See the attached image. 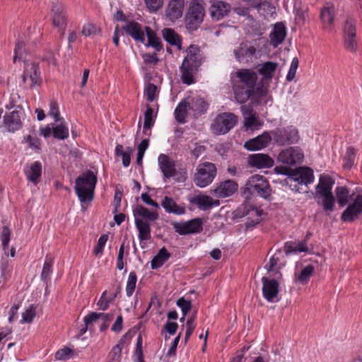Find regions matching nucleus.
<instances>
[{
	"label": "nucleus",
	"instance_id": "nucleus-31",
	"mask_svg": "<svg viewBox=\"0 0 362 362\" xmlns=\"http://www.w3.org/2000/svg\"><path fill=\"white\" fill-rule=\"evenodd\" d=\"M334 184V180L329 175H322L316 186V196L332 194V189Z\"/></svg>",
	"mask_w": 362,
	"mask_h": 362
},
{
	"label": "nucleus",
	"instance_id": "nucleus-40",
	"mask_svg": "<svg viewBox=\"0 0 362 362\" xmlns=\"http://www.w3.org/2000/svg\"><path fill=\"white\" fill-rule=\"evenodd\" d=\"M133 152L132 148L128 147L126 150L121 144H117L115 148V153L117 156H121L122 158V164L124 167H128L131 162V155Z\"/></svg>",
	"mask_w": 362,
	"mask_h": 362
},
{
	"label": "nucleus",
	"instance_id": "nucleus-35",
	"mask_svg": "<svg viewBox=\"0 0 362 362\" xmlns=\"http://www.w3.org/2000/svg\"><path fill=\"white\" fill-rule=\"evenodd\" d=\"M187 100L185 99L175 108L174 112L175 118L178 123L185 124L186 122L188 111L191 110Z\"/></svg>",
	"mask_w": 362,
	"mask_h": 362
},
{
	"label": "nucleus",
	"instance_id": "nucleus-5",
	"mask_svg": "<svg viewBox=\"0 0 362 362\" xmlns=\"http://www.w3.org/2000/svg\"><path fill=\"white\" fill-rule=\"evenodd\" d=\"M97 183V176L91 170H86L75 182V191L81 202H91Z\"/></svg>",
	"mask_w": 362,
	"mask_h": 362
},
{
	"label": "nucleus",
	"instance_id": "nucleus-20",
	"mask_svg": "<svg viewBox=\"0 0 362 362\" xmlns=\"http://www.w3.org/2000/svg\"><path fill=\"white\" fill-rule=\"evenodd\" d=\"M247 165L250 167L261 168H269L274 165V160L267 154L255 153L247 158Z\"/></svg>",
	"mask_w": 362,
	"mask_h": 362
},
{
	"label": "nucleus",
	"instance_id": "nucleus-52",
	"mask_svg": "<svg viewBox=\"0 0 362 362\" xmlns=\"http://www.w3.org/2000/svg\"><path fill=\"white\" fill-rule=\"evenodd\" d=\"M11 230L8 226H4L1 234V240L3 250L6 254V250L8 248V243L10 242Z\"/></svg>",
	"mask_w": 362,
	"mask_h": 362
},
{
	"label": "nucleus",
	"instance_id": "nucleus-38",
	"mask_svg": "<svg viewBox=\"0 0 362 362\" xmlns=\"http://www.w3.org/2000/svg\"><path fill=\"white\" fill-rule=\"evenodd\" d=\"M145 31L148 37V43L146 46L153 47L156 51L159 52L163 49L160 39L156 35V33L149 27H145Z\"/></svg>",
	"mask_w": 362,
	"mask_h": 362
},
{
	"label": "nucleus",
	"instance_id": "nucleus-37",
	"mask_svg": "<svg viewBox=\"0 0 362 362\" xmlns=\"http://www.w3.org/2000/svg\"><path fill=\"white\" fill-rule=\"evenodd\" d=\"M170 252L165 247H163L151 260V268L153 269L160 268L170 258Z\"/></svg>",
	"mask_w": 362,
	"mask_h": 362
},
{
	"label": "nucleus",
	"instance_id": "nucleus-59",
	"mask_svg": "<svg viewBox=\"0 0 362 362\" xmlns=\"http://www.w3.org/2000/svg\"><path fill=\"white\" fill-rule=\"evenodd\" d=\"M25 142L28 144V146L35 150L36 151H39L40 150V141L36 136H32L30 135L27 136L25 138Z\"/></svg>",
	"mask_w": 362,
	"mask_h": 362
},
{
	"label": "nucleus",
	"instance_id": "nucleus-9",
	"mask_svg": "<svg viewBox=\"0 0 362 362\" xmlns=\"http://www.w3.org/2000/svg\"><path fill=\"white\" fill-rule=\"evenodd\" d=\"M246 189L250 194L263 198L270 196L271 188L267 180L262 175L252 176L246 183Z\"/></svg>",
	"mask_w": 362,
	"mask_h": 362
},
{
	"label": "nucleus",
	"instance_id": "nucleus-60",
	"mask_svg": "<svg viewBox=\"0 0 362 362\" xmlns=\"http://www.w3.org/2000/svg\"><path fill=\"white\" fill-rule=\"evenodd\" d=\"M25 45L23 42H18L14 49L15 55L13 57V62H16L18 59L23 60V54L25 52Z\"/></svg>",
	"mask_w": 362,
	"mask_h": 362
},
{
	"label": "nucleus",
	"instance_id": "nucleus-34",
	"mask_svg": "<svg viewBox=\"0 0 362 362\" xmlns=\"http://www.w3.org/2000/svg\"><path fill=\"white\" fill-rule=\"evenodd\" d=\"M187 100L189 105V109L195 116L200 115L206 111L208 105L202 98L197 97Z\"/></svg>",
	"mask_w": 362,
	"mask_h": 362
},
{
	"label": "nucleus",
	"instance_id": "nucleus-22",
	"mask_svg": "<svg viewBox=\"0 0 362 362\" xmlns=\"http://www.w3.org/2000/svg\"><path fill=\"white\" fill-rule=\"evenodd\" d=\"M21 111L13 110L4 116V125L8 132H14L21 128Z\"/></svg>",
	"mask_w": 362,
	"mask_h": 362
},
{
	"label": "nucleus",
	"instance_id": "nucleus-62",
	"mask_svg": "<svg viewBox=\"0 0 362 362\" xmlns=\"http://www.w3.org/2000/svg\"><path fill=\"white\" fill-rule=\"evenodd\" d=\"M72 354V350L69 348L65 347L57 351L55 354V358L57 360H66L71 358Z\"/></svg>",
	"mask_w": 362,
	"mask_h": 362
},
{
	"label": "nucleus",
	"instance_id": "nucleus-48",
	"mask_svg": "<svg viewBox=\"0 0 362 362\" xmlns=\"http://www.w3.org/2000/svg\"><path fill=\"white\" fill-rule=\"evenodd\" d=\"M53 264V259L51 257L47 256L43 265L41 279L43 281H47L52 273V267Z\"/></svg>",
	"mask_w": 362,
	"mask_h": 362
},
{
	"label": "nucleus",
	"instance_id": "nucleus-46",
	"mask_svg": "<svg viewBox=\"0 0 362 362\" xmlns=\"http://www.w3.org/2000/svg\"><path fill=\"white\" fill-rule=\"evenodd\" d=\"M355 149L349 147L346 149V154L344 157L343 167L346 169H350L354 165L355 158Z\"/></svg>",
	"mask_w": 362,
	"mask_h": 362
},
{
	"label": "nucleus",
	"instance_id": "nucleus-56",
	"mask_svg": "<svg viewBox=\"0 0 362 362\" xmlns=\"http://www.w3.org/2000/svg\"><path fill=\"white\" fill-rule=\"evenodd\" d=\"M177 305L181 308L182 314H184V317H186L187 314L192 308L191 301L187 300L184 298H180L177 300Z\"/></svg>",
	"mask_w": 362,
	"mask_h": 362
},
{
	"label": "nucleus",
	"instance_id": "nucleus-30",
	"mask_svg": "<svg viewBox=\"0 0 362 362\" xmlns=\"http://www.w3.org/2000/svg\"><path fill=\"white\" fill-rule=\"evenodd\" d=\"M160 204L165 212L168 214L180 216L184 214L186 211L184 206L177 204L172 197L168 196L164 197Z\"/></svg>",
	"mask_w": 362,
	"mask_h": 362
},
{
	"label": "nucleus",
	"instance_id": "nucleus-54",
	"mask_svg": "<svg viewBox=\"0 0 362 362\" xmlns=\"http://www.w3.org/2000/svg\"><path fill=\"white\" fill-rule=\"evenodd\" d=\"M108 240V235L106 234L102 235L98 241L97 245L95 246L93 253L98 256L103 254V248Z\"/></svg>",
	"mask_w": 362,
	"mask_h": 362
},
{
	"label": "nucleus",
	"instance_id": "nucleus-64",
	"mask_svg": "<svg viewBox=\"0 0 362 362\" xmlns=\"http://www.w3.org/2000/svg\"><path fill=\"white\" fill-rule=\"evenodd\" d=\"M97 33V28L90 23L86 24L83 26L81 33L85 36H90L95 35Z\"/></svg>",
	"mask_w": 362,
	"mask_h": 362
},
{
	"label": "nucleus",
	"instance_id": "nucleus-14",
	"mask_svg": "<svg viewBox=\"0 0 362 362\" xmlns=\"http://www.w3.org/2000/svg\"><path fill=\"white\" fill-rule=\"evenodd\" d=\"M263 297L270 303H276L279 300V283L273 279L266 276L262 278Z\"/></svg>",
	"mask_w": 362,
	"mask_h": 362
},
{
	"label": "nucleus",
	"instance_id": "nucleus-24",
	"mask_svg": "<svg viewBox=\"0 0 362 362\" xmlns=\"http://www.w3.org/2000/svg\"><path fill=\"white\" fill-rule=\"evenodd\" d=\"M158 164L161 172L166 178H170L176 175L175 162L165 154H160L158 156Z\"/></svg>",
	"mask_w": 362,
	"mask_h": 362
},
{
	"label": "nucleus",
	"instance_id": "nucleus-41",
	"mask_svg": "<svg viewBox=\"0 0 362 362\" xmlns=\"http://www.w3.org/2000/svg\"><path fill=\"white\" fill-rule=\"evenodd\" d=\"M315 197L321 199V204L325 211L329 213L334 211L336 199L332 193L315 196Z\"/></svg>",
	"mask_w": 362,
	"mask_h": 362
},
{
	"label": "nucleus",
	"instance_id": "nucleus-27",
	"mask_svg": "<svg viewBox=\"0 0 362 362\" xmlns=\"http://www.w3.org/2000/svg\"><path fill=\"white\" fill-rule=\"evenodd\" d=\"M230 11V4L222 1H214L209 8L210 15L215 21H219L223 18L228 15Z\"/></svg>",
	"mask_w": 362,
	"mask_h": 362
},
{
	"label": "nucleus",
	"instance_id": "nucleus-57",
	"mask_svg": "<svg viewBox=\"0 0 362 362\" xmlns=\"http://www.w3.org/2000/svg\"><path fill=\"white\" fill-rule=\"evenodd\" d=\"M157 86L153 83H148L144 90V94L149 102H152L156 95Z\"/></svg>",
	"mask_w": 362,
	"mask_h": 362
},
{
	"label": "nucleus",
	"instance_id": "nucleus-18",
	"mask_svg": "<svg viewBox=\"0 0 362 362\" xmlns=\"http://www.w3.org/2000/svg\"><path fill=\"white\" fill-rule=\"evenodd\" d=\"M185 0H170L165 11V18L175 22L182 16L185 8Z\"/></svg>",
	"mask_w": 362,
	"mask_h": 362
},
{
	"label": "nucleus",
	"instance_id": "nucleus-25",
	"mask_svg": "<svg viewBox=\"0 0 362 362\" xmlns=\"http://www.w3.org/2000/svg\"><path fill=\"white\" fill-rule=\"evenodd\" d=\"M334 7L333 5L327 4L321 8L320 20L322 24V28L327 31H331L334 24Z\"/></svg>",
	"mask_w": 362,
	"mask_h": 362
},
{
	"label": "nucleus",
	"instance_id": "nucleus-32",
	"mask_svg": "<svg viewBox=\"0 0 362 362\" xmlns=\"http://www.w3.org/2000/svg\"><path fill=\"white\" fill-rule=\"evenodd\" d=\"M286 35V28L281 24H277L269 34L271 45L277 47L283 42Z\"/></svg>",
	"mask_w": 362,
	"mask_h": 362
},
{
	"label": "nucleus",
	"instance_id": "nucleus-15",
	"mask_svg": "<svg viewBox=\"0 0 362 362\" xmlns=\"http://www.w3.org/2000/svg\"><path fill=\"white\" fill-rule=\"evenodd\" d=\"M203 222L199 218H193L186 222H175L173 223L175 232L180 235L199 233L203 230Z\"/></svg>",
	"mask_w": 362,
	"mask_h": 362
},
{
	"label": "nucleus",
	"instance_id": "nucleus-29",
	"mask_svg": "<svg viewBox=\"0 0 362 362\" xmlns=\"http://www.w3.org/2000/svg\"><path fill=\"white\" fill-rule=\"evenodd\" d=\"M24 173L28 181L34 185H37L42 175V164L39 161H35L30 165H27L24 169Z\"/></svg>",
	"mask_w": 362,
	"mask_h": 362
},
{
	"label": "nucleus",
	"instance_id": "nucleus-44",
	"mask_svg": "<svg viewBox=\"0 0 362 362\" xmlns=\"http://www.w3.org/2000/svg\"><path fill=\"white\" fill-rule=\"evenodd\" d=\"M314 267L311 264L305 267L296 277V280L302 284H306L314 273Z\"/></svg>",
	"mask_w": 362,
	"mask_h": 362
},
{
	"label": "nucleus",
	"instance_id": "nucleus-6",
	"mask_svg": "<svg viewBox=\"0 0 362 362\" xmlns=\"http://www.w3.org/2000/svg\"><path fill=\"white\" fill-rule=\"evenodd\" d=\"M217 175V168L211 162H204L199 163L194 175L193 181L194 184L201 188L209 185Z\"/></svg>",
	"mask_w": 362,
	"mask_h": 362
},
{
	"label": "nucleus",
	"instance_id": "nucleus-2",
	"mask_svg": "<svg viewBox=\"0 0 362 362\" xmlns=\"http://www.w3.org/2000/svg\"><path fill=\"white\" fill-rule=\"evenodd\" d=\"M185 52L180 71L182 83L190 85L194 83V76L204 62L205 57L200 48L194 45L188 47Z\"/></svg>",
	"mask_w": 362,
	"mask_h": 362
},
{
	"label": "nucleus",
	"instance_id": "nucleus-23",
	"mask_svg": "<svg viewBox=\"0 0 362 362\" xmlns=\"http://www.w3.org/2000/svg\"><path fill=\"white\" fill-rule=\"evenodd\" d=\"M122 28L135 41L144 43L145 34L141 24L136 21H129Z\"/></svg>",
	"mask_w": 362,
	"mask_h": 362
},
{
	"label": "nucleus",
	"instance_id": "nucleus-13",
	"mask_svg": "<svg viewBox=\"0 0 362 362\" xmlns=\"http://www.w3.org/2000/svg\"><path fill=\"white\" fill-rule=\"evenodd\" d=\"M51 12L53 26L58 29L62 36H64L67 25V13L65 8L60 4H53Z\"/></svg>",
	"mask_w": 362,
	"mask_h": 362
},
{
	"label": "nucleus",
	"instance_id": "nucleus-19",
	"mask_svg": "<svg viewBox=\"0 0 362 362\" xmlns=\"http://www.w3.org/2000/svg\"><path fill=\"white\" fill-rule=\"evenodd\" d=\"M272 134L264 132L261 135L251 139L244 144V147L248 151H258L266 148L272 141Z\"/></svg>",
	"mask_w": 362,
	"mask_h": 362
},
{
	"label": "nucleus",
	"instance_id": "nucleus-26",
	"mask_svg": "<svg viewBox=\"0 0 362 362\" xmlns=\"http://www.w3.org/2000/svg\"><path fill=\"white\" fill-rule=\"evenodd\" d=\"M190 203L198 206L201 210H208L220 204L219 200L204 194L196 195L190 199Z\"/></svg>",
	"mask_w": 362,
	"mask_h": 362
},
{
	"label": "nucleus",
	"instance_id": "nucleus-4",
	"mask_svg": "<svg viewBox=\"0 0 362 362\" xmlns=\"http://www.w3.org/2000/svg\"><path fill=\"white\" fill-rule=\"evenodd\" d=\"M135 226L139 232L140 241L148 240L151 238V222L159 218L157 211H150L146 207L138 204L133 209Z\"/></svg>",
	"mask_w": 362,
	"mask_h": 362
},
{
	"label": "nucleus",
	"instance_id": "nucleus-16",
	"mask_svg": "<svg viewBox=\"0 0 362 362\" xmlns=\"http://www.w3.org/2000/svg\"><path fill=\"white\" fill-rule=\"evenodd\" d=\"M22 80L27 88H33L35 85L39 84L40 77L38 66L35 63L25 64Z\"/></svg>",
	"mask_w": 362,
	"mask_h": 362
},
{
	"label": "nucleus",
	"instance_id": "nucleus-49",
	"mask_svg": "<svg viewBox=\"0 0 362 362\" xmlns=\"http://www.w3.org/2000/svg\"><path fill=\"white\" fill-rule=\"evenodd\" d=\"M137 281L136 274L134 272H132L129 274L127 286H126V292L127 295L129 297L131 296L136 288V284Z\"/></svg>",
	"mask_w": 362,
	"mask_h": 362
},
{
	"label": "nucleus",
	"instance_id": "nucleus-1",
	"mask_svg": "<svg viewBox=\"0 0 362 362\" xmlns=\"http://www.w3.org/2000/svg\"><path fill=\"white\" fill-rule=\"evenodd\" d=\"M235 76L232 81L234 98L237 103L244 104L257 95V74L250 69H242L236 71Z\"/></svg>",
	"mask_w": 362,
	"mask_h": 362
},
{
	"label": "nucleus",
	"instance_id": "nucleus-50",
	"mask_svg": "<svg viewBox=\"0 0 362 362\" xmlns=\"http://www.w3.org/2000/svg\"><path fill=\"white\" fill-rule=\"evenodd\" d=\"M106 295H107V291H105L103 293L99 300L97 303L98 309L103 310V311L106 310L108 308L110 303L112 302V300H114V298L115 297V295H114L112 297L107 298L106 296Z\"/></svg>",
	"mask_w": 362,
	"mask_h": 362
},
{
	"label": "nucleus",
	"instance_id": "nucleus-28",
	"mask_svg": "<svg viewBox=\"0 0 362 362\" xmlns=\"http://www.w3.org/2000/svg\"><path fill=\"white\" fill-rule=\"evenodd\" d=\"M240 110L244 118V125L247 129H258L262 125L250 106L243 105Z\"/></svg>",
	"mask_w": 362,
	"mask_h": 362
},
{
	"label": "nucleus",
	"instance_id": "nucleus-61",
	"mask_svg": "<svg viewBox=\"0 0 362 362\" xmlns=\"http://www.w3.org/2000/svg\"><path fill=\"white\" fill-rule=\"evenodd\" d=\"M148 9L151 12H156L162 7L163 0H144Z\"/></svg>",
	"mask_w": 362,
	"mask_h": 362
},
{
	"label": "nucleus",
	"instance_id": "nucleus-21",
	"mask_svg": "<svg viewBox=\"0 0 362 362\" xmlns=\"http://www.w3.org/2000/svg\"><path fill=\"white\" fill-rule=\"evenodd\" d=\"M238 188V185L236 182L226 180L220 182L213 192L218 198H226L233 195Z\"/></svg>",
	"mask_w": 362,
	"mask_h": 362
},
{
	"label": "nucleus",
	"instance_id": "nucleus-11",
	"mask_svg": "<svg viewBox=\"0 0 362 362\" xmlns=\"http://www.w3.org/2000/svg\"><path fill=\"white\" fill-rule=\"evenodd\" d=\"M204 8L203 6L194 1L189 6L186 16V26L188 29L196 30L204 20Z\"/></svg>",
	"mask_w": 362,
	"mask_h": 362
},
{
	"label": "nucleus",
	"instance_id": "nucleus-55",
	"mask_svg": "<svg viewBox=\"0 0 362 362\" xmlns=\"http://www.w3.org/2000/svg\"><path fill=\"white\" fill-rule=\"evenodd\" d=\"M298 64H299V62H298V58L297 57H294L292 59V62H291V64L290 65V68H289L287 76H286V80L288 81H291L295 78V76H296V71H297V69L298 67Z\"/></svg>",
	"mask_w": 362,
	"mask_h": 362
},
{
	"label": "nucleus",
	"instance_id": "nucleus-63",
	"mask_svg": "<svg viewBox=\"0 0 362 362\" xmlns=\"http://www.w3.org/2000/svg\"><path fill=\"white\" fill-rule=\"evenodd\" d=\"M280 255H281L280 252L275 253L270 258L269 263L265 265V268L269 272L273 271L275 269V267L277 266V264L279 261Z\"/></svg>",
	"mask_w": 362,
	"mask_h": 362
},
{
	"label": "nucleus",
	"instance_id": "nucleus-53",
	"mask_svg": "<svg viewBox=\"0 0 362 362\" xmlns=\"http://www.w3.org/2000/svg\"><path fill=\"white\" fill-rule=\"evenodd\" d=\"M122 346L118 344L115 345L108 355L109 362H118L121 356Z\"/></svg>",
	"mask_w": 362,
	"mask_h": 362
},
{
	"label": "nucleus",
	"instance_id": "nucleus-36",
	"mask_svg": "<svg viewBox=\"0 0 362 362\" xmlns=\"http://www.w3.org/2000/svg\"><path fill=\"white\" fill-rule=\"evenodd\" d=\"M284 251L286 255L296 252H307L308 251L306 240L296 242L288 241L284 245Z\"/></svg>",
	"mask_w": 362,
	"mask_h": 362
},
{
	"label": "nucleus",
	"instance_id": "nucleus-17",
	"mask_svg": "<svg viewBox=\"0 0 362 362\" xmlns=\"http://www.w3.org/2000/svg\"><path fill=\"white\" fill-rule=\"evenodd\" d=\"M256 48L247 42H241L233 49L235 59L240 63L251 61L256 54Z\"/></svg>",
	"mask_w": 362,
	"mask_h": 362
},
{
	"label": "nucleus",
	"instance_id": "nucleus-43",
	"mask_svg": "<svg viewBox=\"0 0 362 362\" xmlns=\"http://www.w3.org/2000/svg\"><path fill=\"white\" fill-rule=\"evenodd\" d=\"M344 46L346 50L354 52L358 48L356 35H344Z\"/></svg>",
	"mask_w": 362,
	"mask_h": 362
},
{
	"label": "nucleus",
	"instance_id": "nucleus-33",
	"mask_svg": "<svg viewBox=\"0 0 362 362\" xmlns=\"http://www.w3.org/2000/svg\"><path fill=\"white\" fill-rule=\"evenodd\" d=\"M279 66V64L273 62H266L261 65L258 69V72L262 76L264 80H271Z\"/></svg>",
	"mask_w": 362,
	"mask_h": 362
},
{
	"label": "nucleus",
	"instance_id": "nucleus-12",
	"mask_svg": "<svg viewBox=\"0 0 362 362\" xmlns=\"http://www.w3.org/2000/svg\"><path fill=\"white\" fill-rule=\"evenodd\" d=\"M314 181L313 171L310 168L302 167L296 170V171L288 177V183L290 182V187L293 186V190L299 191L296 188V184L308 185Z\"/></svg>",
	"mask_w": 362,
	"mask_h": 362
},
{
	"label": "nucleus",
	"instance_id": "nucleus-10",
	"mask_svg": "<svg viewBox=\"0 0 362 362\" xmlns=\"http://www.w3.org/2000/svg\"><path fill=\"white\" fill-rule=\"evenodd\" d=\"M303 158V152L302 149L298 146L285 148L282 150L278 156L279 162L289 166L300 164Z\"/></svg>",
	"mask_w": 362,
	"mask_h": 362
},
{
	"label": "nucleus",
	"instance_id": "nucleus-45",
	"mask_svg": "<svg viewBox=\"0 0 362 362\" xmlns=\"http://www.w3.org/2000/svg\"><path fill=\"white\" fill-rule=\"evenodd\" d=\"M153 110L149 106H146V110L144 113V132L146 134V131L151 129L154 124L153 119Z\"/></svg>",
	"mask_w": 362,
	"mask_h": 362
},
{
	"label": "nucleus",
	"instance_id": "nucleus-3",
	"mask_svg": "<svg viewBox=\"0 0 362 362\" xmlns=\"http://www.w3.org/2000/svg\"><path fill=\"white\" fill-rule=\"evenodd\" d=\"M337 201L341 207L346 206L349 200L351 202L343 211L341 219L344 222H352L362 213V194H358L356 196L350 194L346 187L339 186L335 189Z\"/></svg>",
	"mask_w": 362,
	"mask_h": 362
},
{
	"label": "nucleus",
	"instance_id": "nucleus-8",
	"mask_svg": "<svg viewBox=\"0 0 362 362\" xmlns=\"http://www.w3.org/2000/svg\"><path fill=\"white\" fill-rule=\"evenodd\" d=\"M271 134L274 142L279 146L296 144L300 139L298 130L293 126L277 128Z\"/></svg>",
	"mask_w": 362,
	"mask_h": 362
},
{
	"label": "nucleus",
	"instance_id": "nucleus-42",
	"mask_svg": "<svg viewBox=\"0 0 362 362\" xmlns=\"http://www.w3.org/2000/svg\"><path fill=\"white\" fill-rule=\"evenodd\" d=\"M52 135L55 139L64 140L69 137V128L63 123L57 124L52 127Z\"/></svg>",
	"mask_w": 362,
	"mask_h": 362
},
{
	"label": "nucleus",
	"instance_id": "nucleus-58",
	"mask_svg": "<svg viewBox=\"0 0 362 362\" xmlns=\"http://www.w3.org/2000/svg\"><path fill=\"white\" fill-rule=\"evenodd\" d=\"M48 115L49 116L53 117L55 122L61 121L62 119L59 117L58 104L55 100H52L50 102Z\"/></svg>",
	"mask_w": 362,
	"mask_h": 362
},
{
	"label": "nucleus",
	"instance_id": "nucleus-51",
	"mask_svg": "<svg viewBox=\"0 0 362 362\" xmlns=\"http://www.w3.org/2000/svg\"><path fill=\"white\" fill-rule=\"evenodd\" d=\"M36 315L35 308L33 305H29L26 310L22 314L21 323H30Z\"/></svg>",
	"mask_w": 362,
	"mask_h": 362
},
{
	"label": "nucleus",
	"instance_id": "nucleus-39",
	"mask_svg": "<svg viewBox=\"0 0 362 362\" xmlns=\"http://www.w3.org/2000/svg\"><path fill=\"white\" fill-rule=\"evenodd\" d=\"M163 37L166 42L171 45L177 46L180 50L182 49L181 40L179 35L171 28H164L162 31Z\"/></svg>",
	"mask_w": 362,
	"mask_h": 362
},
{
	"label": "nucleus",
	"instance_id": "nucleus-47",
	"mask_svg": "<svg viewBox=\"0 0 362 362\" xmlns=\"http://www.w3.org/2000/svg\"><path fill=\"white\" fill-rule=\"evenodd\" d=\"M356 19L348 17L343 28L344 35H356Z\"/></svg>",
	"mask_w": 362,
	"mask_h": 362
},
{
	"label": "nucleus",
	"instance_id": "nucleus-7",
	"mask_svg": "<svg viewBox=\"0 0 362 362\" xmlns=\"http://www.w3.org/2000/svg\"><path fill=\"white\" fill-rule=\"evenodd\" d=\"M238 122V117L231 112H223L218 115L211 124L214 134L222 135L228 133Z\"/></svg>",
	"mask_w": 362,
	"mask_h": 362
}]
</instances>
